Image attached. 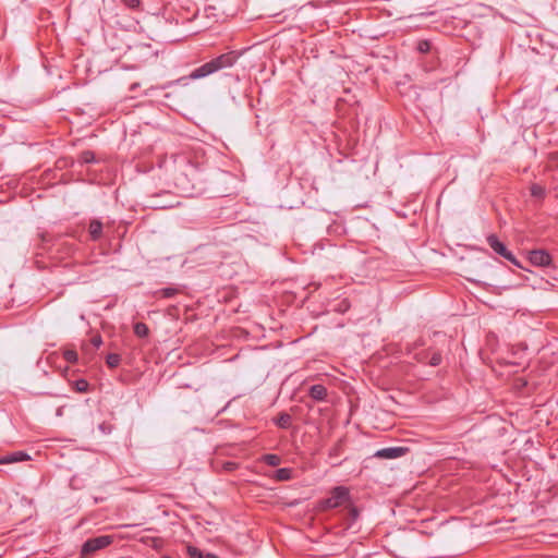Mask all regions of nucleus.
I'll use <instances>...</instances> for the list:
<instances>
[{
  "mask_svg": "<svg viewBox=\"0 0 558 558\" xmlns=\"http://www.w3.org/2000/svg\"><path fill=\"white\" fill-rule=\"evenodd\" d=\"M172 179L179 190L190 192L199 180L198 168L186 156L179 155L173 160Z\"/></svg>",
  "mask_w": 558,
  "mask_h": 558,
  "instance_id": "f257e3e1",
  "label": "nucleus"
},
{
  "mask_svg": "<svg viewBox=\"0 0 558 558\" xmlns=\"http://www.w3.org/2000/svg\"><path fill=\"white\" fill-rule=\"evenodd\" d=\"M239 56L235 51H229L226 53H222L210 61L204 63L203 65L194 69L190 75L189 78L191 80H199L207 77L220 70L231 68L235 64Z\"/></svg>",
  "mask_w": 558,
  "mask_h": 558,
  "instance_id": "f03ea898",
  "label": "nucleus"
},
{
  "mask_svg": "<svg viewBox=\"0 0 558 558\" xmlns=\"http://www.w3.org/2000/svg\"><path fill=\"white\" fill-rule=\"evenodd\" d=\"M349 489L343 486L335 487L330 496L324 501L326 508H337L349 501Z\"/></svg>",
  "mask_w": 558,
  "mask_h": 558,
  "instance_id": "7ed1b4c3",
  "label": "nucleus"
},
{
  "mask_svg": "<svg viewBox=\"0 0 558 558\" xmlns=\"http://www.w3.org/2000/svg\"><path fill=\"white\" fill-rule=\"evenodd\" d=\"M112 543V536L101 535L87 539L82 546V555H88L100 550Z\"/></svg>",
  "mask_w": 558,
  "mask_h": 558,
  "instance_id": "20e7f679",
  "label": "nucleus"
},
{
  "mask_svg": "<svg viewBox=\"0 0 558 558\" xmlns=\"http://www.w3.org/2000/svg\"><path fill=\"white\" fill-rule=\"evenodd\" d=\"M529 259L534 266H538V267H546V266H549L551 263V256L545 250L531 251L530 255H529Z\"/></svg>",
  "mask_w": 558,
  "mask_h": 558,
  "instance_id": "39448f33",
  "label": "nucleus"
},
{
  "mask_svg": "<svg viewBox=\"0 0 558 558\" xmlns=\"http://www.w3.org/2000/svg\"><path fill=\"white\" fill-rule=\"evenodd\" d=\"M31 457L24 451H15L0 458V464H11L29 460Z\"/></svg>",
  "mask_w": 558,
  "mask_h": 558,
  "instance_id": "423d86ee",
  "label": "nucleus"
},
{
  "mask_svg": "<svg viewBox=\"0 0 558 558\" xmlns=\"http://www.w3.org/2000/svg\"><path fill=\"white\" fill-rule=\"evenodd\" d=\"M405 452V449L402 447H390V448H384L376 452V457L385 458V459H396L401 456H403Z\"/></svg>",
  "mask_w": 558,
  "mask_h": 558,
  "instance_id": "0eeeda50",
  "label": "nucleus"
},
{
  "mask_svg": "<svg viewBox=\"0 0 558 558\" xmlns=\"http://www.w3.org/2000/svg\"><path fill=\"white\" fill-rule=\"evenodd\" d=\"M487 243L489 244L490 248L500 256H504V254L508 251L507 246L494 234H490L487 238Z\"/></svg>",
  "mask_w": 558,
  "mask_h": 558,
  "instance_id": "6e6552de",
  "label": "nucleus"
},
{
  "mask_svg": "<svg viewBox=\"0 0 558 558\" xmlns=\"http://www.w3.org/2000/svg\"><path fill=\"white\" fill-rule=\"evenodd\" d=\"M327 396V389L323 385H313L310 388V397L316 401H323L325 400Z\"/></svg>",
  "mask_w": 558,
  "mask_h": 558,
  "instance_id": "1a4fd4ad",
  "label": "nucleus"
},
{
  "mask_svg": "<svg viewBox=\"0 0 558 558\" xmlns=\"http://www.w3.org/2000/svg\"><path fill=\"white\" fill-rule=\"evenodd\" d=\"M88 231L93 240H98L102 233V223L99 220H92Z\"/></svg>",
  "mask_w": 558,
  "mask_h": 558,
  "instance_id": "9d476101",
  "label": "nucleus"
},
{
  "mask_svg": "<svg viewBox=\"0 0 558 558\" xmlns=\"http://www.w3.org/2000/svg\"><path fill=\"white\" fill-rule=\"evenodd\" d=\"M262 461L270 466H278L281 463V458L277 454L267 453L262 457Z\"/></svg>",
  "mask_w": 558,
  "mask_h": 558,
  "instance_id": "9b49d317",
  "label": "nucleus"
},
{
  "mask_svg": "<svg viewBox=\"0 0 558 558\" xmlns=\"http://www.w3.org/2000/svg\"><path fill=\"white\" fill-rule=\"evenodd\" d=\"M291 415L288 413H281L277 420L276 424L281 428H288L291 425Z\"/></svg>",
  "mask_w": 558,
  "mask_h": 558,
  "instance_id": "f8f14e48",
  "label": "nucleus"
},
{
  "mask_svg": "<svg viewBox=\"0 0 558 558\" xmlns=\"http://www.w3.org/2000/svg\"><path fill=\"white\" fill-rule=\"evenodd\" d=\"M149 329L148 326L144 323H136L134 325V333L140 338H145L148 336Z\"/></svg>",
  "mask_w": 558,
  "mask_h": 558,
  "instance_id": "ddd939ff",
  "label": "nucleus"
},
{
  "mask_svg": "<svg viewBox=\"0 0 558 558\" xmlns=\"http://www.w3.org/2000/svg\"><path fill=\"white\" fill-rule=\"evenodd\" d=\"M275 477L278 481H289L292 477V470L288 468L278 469Z\"/></svg>",
  "mask_w": 558,
  "mask_h": 558,
  "instance_id": "4468645a",
  "label": "nucleus"
},
{
  "mask_svg": "<svg viewBox=\"0 0 558 558\" xmlns=\"http://www.w3.org/2000/svg\"><path fill=\"white\" fill-rule=\"evenodd\" d=\"M62 354L64 360L69 363L74 364L78 361L77 352L74 349H64Z\"/></svg>",
  "mask_w": 558,
  "mask_h": 558,
  "instance_id": "2eb2a0df",
  "label": "nucleus"
},
{
  "mask_svg": "<svg viewBox=\"0 0 558 558\" xmlns=\"http://www.w3.org/2000/svg\"><path fill=\"white\" fill-rule=\"evenodd\" d=\"M120 362L121 357L119 354L110 353L107 355L106 363L110 368H116L117 366H119Z\"/></svg>",
  "mask_w": 558,
  "mask_h": 558,
  "instance_id": "dca6fc26",
  "label": "nucleus"
},
{
  "mask_svg": "<svg viewBox=\"0 0 558 558\" xmlns=\"http://www.w3.org/2000/svg\"><path fill=\"white\" fill-rule=\"evenodd\" d=\"M531 195L535 198H543L545 196V187L539 184H533L531 186Z\"/></svg>",
  "mask_w": 558,
  "mask_h": 558,
  "instance_id": "f3484780",
  "label": "nucleus"
},
{
  "mask_svg": "<svg viewBox=\"0 0 558 558\" xmlns=\"http://www.w3.org/2000/svg\"><path fill=\"white\" fill-rule=\"evenodd\" d=\"M74 388L77 392H87L89 389V384L85 379H77L74 381Z\"/></svg>",
  "mask_w": 558,
  "mask_h": 558,
  "instance_id": "a211bd4d",
  "label": "nucleus"
},
{
  "mask_svg": "<svg viewBox=\"0 0 558 558\" xmlns=\"http://www.w3.org/2000/svg\"><path fill=\"white\" fill-rule=\"evenodd\" d=\"M187 555L190 558H204V554L195 546H187Z\"/></svg>",
  "mask_w": 558,
  "mask_h": 558,
  "instance_id": "6ab92c4d",
  "label": "nucleus"
},
{
  "mask_svg": "<svg viewBox=\"0 0 558 558\" xmlns=\"http://www.w3.org/2000/svg\"><path fill=\"white\" fill-rule=\"evenodd\" d=\"M80 158L83 163H92L95 161V155L90 150L83 151Z\"/></svg>",
  "mask_w": 558,
  "mask_h": 558,
  "instance_id": "aec40b11",
  "label": "nucleus"
},
{
  "mask_svg": "<svg viewBox=\"0 0 558 558\" xmlns=\"http://www.w3.org/2000/svg\"><path fill=\"white\" fill-rule=\"evenodd\" d=\"M178 290L174 288H163L158 291L161 298L170 299L177 294Z\"/></svg>",
  "mask_w": 558,
  "mask_h": 558,
  "instance_id": "412c9836",
  "label": "nucleus"
},
{
  "mask_svg": "<svg viewBox=\"0 0 558 558\" xmlns=\"http://www.w3.org/2000/svg\"><path fill=\"white\" fill-rule=\"evenodd\" d=\"M502 257L506 258L507 260H509L511 264L515 265L517 267H521V264L519 263V260L515 258V256L509 250L504 254Z\"/></svg>",
  "mask_w": 558,
  "mask_h": 558,
  "instance_id": "4be33fe9",
  "label": "nucleus"
},
{
  "mask_svg": "<svg viewBox=\"0 0 558 558\" xmlns=\"http://www.w3.org/2000/svg\"><path fill=\"white\" fill-rule=\"evenodd\" d=\"M441 354L439 352L433 353V355L429 359V365L432 366H438L441 363Z\"/></svg>",
  "mask_w": 558,
  "mask_h": 558,
  "instance_id": "5701e85b",
  "label": "nucleus"
},
{
  "mask_svg": "<svg viewBox=\"0 0 558 558\" xmlns=\"http://www.w3.org/2000/svg\"><path fill=\"white\" fill-rule=\"evenodd\" d=\"M238 468V463L232 461H227L223 463V469L228 472L234 471Z\"/></svg>",
  "mask_w": 558,
  "mask_h": 558,
  "instance_id": "b1692460",
  "label": "nucleus"
},
{
  "mask_svg": "<svg viewBox=\"0 0 558 558\" xmlns=\"http://www.w3.org/2000/svg\"><path fill=\"white\" fill-rule=\"evenodd\" d=\"M126 3L131 8H135L140 4V0H126Z\"/></svg>",
  "mask_w": 558,
  "mask_h": 558,
  "instance_id": "393cba45",
  "label": "nucleus"
},
{
  "mask_svg": "<svg viewBox=\"0 0 558 558\" xmlns=\"http://www.w3.org/2000/svg\"><path fill=\"white\" fill-rule=\"evenodd\" d=\"M350 514H351L352 519L355 520L359 515L356 508H354V507L350 508Z\"/></svg>",
  "mask_w": 558,
  "mask_h": 558,
  "instance_id": "a878e982",
  "label": "nucleus"
},
{
  "mask_svg": "<svg viewBox=\"0 0 558 558\" xmlns=\"http://www.w3.org/2000/svg\"><path fill=\"white\" fill-rule=\"evenodd\" d=\"M92 342H93V344L95 347L98 348L101 344V338L100 337H95V338H93Z\"/></svg>",
  "mask_w": 558,
  "mask_h": 558,
  "instance_id": "bb28decb",
  "label": "nucleus"
},
{
  "mask_svg": "<svg viewBox=\"0 0 558 558\" xmlns=\"http://www.w3.org/2000/svg\"><path fill=\"white\" fill-rule=\"evenodd\" d=\"M427 49H428V44L427 43H423V44L420 45V50L421 51H425Z\"/></svg>",
  "mask_w": 558,
  "mask_h": 558,
  "instance_id": "cd10ccee",
  "label": "nucleus"
},
{
  "mask_svg": "<svg viewBox=\"0 0 558 558\" xmlns=\"http://www.w3.org/2000/svg\"><path fill=\"white\" fill-rule=\"evenodd\" d=\"M204 558H219V557H217L214 554H207V555L204 556Z\"/></svg>",
  "mask_w": 558,
  "mask_h": 558,
  "instance_id": "c85d7f7f",
  "label": "nucleus"
},
{
  "mask_svg": "<svg viewBox=\"0 0 558 558\" xmlns=\"http://www.w3.org/2000/svg\"><path fill=\"white\" fill-rule=\"evenodd\" d=\"M165 558H171V557H169V556H166Z\"/></svg>",
  "mask_w": 558,
  "mask_h": 558,
  "instance_id": "c756f323",
  "label": "nucleus"
}]
</instances>
